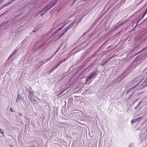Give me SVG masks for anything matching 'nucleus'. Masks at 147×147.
<instances>
[{"label": "nucleus", "instance_id": "obj_4", "mask_svg": "<svg viewBox=\"0 0 147 147\" xmlns=\"http://www.w3.org/2000/svg\"><path fill=\"white\" fill-rule=\"evenodd\" d=\"M96 74V73L95 71H94L93 73H91L90 76L88 77V78L86 79V82H87L89 80L92 78Z\"/></svg>", "mask_w": 147, "mask_h": 147}, {"label": "nucleus", "instance_id": "obj_9", "mask_svg": "<svg viewBox=\"0 0 147 147\" xmlns=\"http://www.w3.org/2000/svg\"><path fill=\"white\" fill-rule=\"evenodd\" d=\"M147 49V47L145 48H143L142 49H141L139 51L137 52V54H138L139 53H142L143 51H145Z\"/></svg>", "mask_w": 147, "mask_h": 147}, {"label": "nucleus", "instance_id": "obj_16", "mask_svg": "<svg viewBox=\"0 0 147 147\" xmlns=\"http://www.w3.org/2000/svg\"><path fill=\"white\" fill-rule=\"evenodd\" d=\"M140 105V103H139L138 104V105H137V106H136L135 107V109H136V108H137V106H139V105Z\"/></svg>", "mask_w": 147, "mask_h": 147}, {"label": "nucleus", "instance_id": "obj_31", "mask_svg": "<svg viewBox=\"0 0 147 147\" xmlns=\"http://www.w3.org/2000/svg\"><path fill=\"white\" fill-rule=\"evenodd\" d=\"M146 54L147 55V53H146Z\"/></svg>", "mask_w": 147, "mask_h": 147}, {"label": "nucleus", "instance_id": "obj_22", "mask_svg": "<svg viewBox=\"0 0 147 147\" xmlns=\"http://www.w3.org/2000/svg\"><path fill=\"white\" fill-rule=\"evenodd\" d=\"M18 99H17V98H16V102H18Z\"/></svg>", "mask_w": 147, "mask_h": 147}, {"label": "nucleus", "instance_id": "obj_6", "mask_svg": "<svg viewBox=\"0 0 147 147\" xmlns=\"http://www.w3.org/2000/svg\"><path fill=\"white\" fill-rule=\"evenodd\" d=\"M50 6H49V4L47 5L42 10L40 11V12H43L44 14L47 12L48 10H49L50 9H48L50 7Z\"/></svg>", "mask_w": 147, "mask_h": 147}, {"label": "nucleus", "instance_id": "obj_19", "mask_svg": "<svg viewBox=\"0 0 147 147\" xmlns=\"http://www.w3.org/2000/svg\"><path fill=\"white\" fill-rule=\"evenodd\" d=\"M60 95H61V94H60V93H59L58 94H57L56 96H59Z\"/></svg>", "mask_w": 147, "mask_h": 147}, {"label": "nucleus", "instance_id": "obj_30", "mask_svg": "<svg viewBox=\"0 0 147 147\" xmlns=\"http://www.w3.org/2000/svg\"><path fill=\"white\" fill-rule=\"evenodd\" d=\"M146 11H147V9H146Z\"/></svg>", "mask_w": 147, "mask_h": 147}, {"label": "nucleus", "instance_id": "obj_26", "mask_svg": "<svg viewBox=\"0 0 147 147\" xmlns=\"http://www.w3.org/2000/svg\"><path fill=\"white\" fill-rule=\"evenodd\" d=\"M43 14H41V16L42 17L43 16Z\"/></svg>", "mask_w": 147, "mask_h": 147}, {"label": "nucleus", "instance_id": "obj_5", "mask_svg": "<svg viewBox=\"0 0 147 147\" xmlns=\"http://www.w3.org/2000/svg\"><path fill=\"white\" fill-rule=\"evenodd\" d=\"M57 3V0L52 1L49 3V6H50V7L48 9H51L52 7H53L55 4Z\"/></svg>", "mask_w": 147, "mask_h": 147}, {"label": "nucleus", "instance_id": "obj_11", "mask_svg": "<svg viewBox=\"0 0 147 147\" xmlns=\"http://www.w3.org/2000/svg\"><path fill=\"white\" fill-rule=\"evenodd\" d=\"M139 84H138H138L135 85L134 86L132 87L131 88V89H134L135 88H136L137 87V86H138Z\"/></svg>", "mask_w": 147, "mask_h": 147}, {"label": "nucleus", "instance_id": "obj_23", "mask_svg": "<svg viewBox=\"0 0 147 147\" xmlns=\"http://www.w3.org/2000/svg\"><path fill=\"white\" fill-rule=\"evenodd\" d=\"M145 14H144V15H143V16H142V18H143V17L144 16H145Z\"/></svg>", "mask_w": 147, "mask_h": 147}, {"label": "nucleus", "instance_id": "obj_28", "mask_svg": "<svg viewBox=\"0 0 147 147\" xmlns=\"http://www.w3.org/2000/svg\"><path fill=\"white\" fill-rule=\"evenodd\" d=\"M31 102H33V100H31Z\"/></svg>", "mask_w": 147, "mask_h": 147}, {"label": "nucleus", "instance_id": "obj_29", "mask_svg": "<svg viewBox=\"0 0 147 147\" xmlns=\"http://www.w3.org/2000/svg\"><path fill=\"white\" fill-rule=\"evenodd\" d=\"M16 50L14 51V52L13 53V54L16 52Z\"/></svg>", "mask_w": 147, "mask_h": 147}, {"label": "nucleus", "instance_id": "obj_21", "mask_svg": "<svg viewBox=\"0 0 147 147\" xmlns=\"http://www.w3.org/2000/svg\"><path fill=\"white\" fill-rule=\"evenodd\" d=\"M147 13V11H145V12L144 13V14L146 15Z\"/></svg>", "mask_w": 147, "mask_h": 147}, {"label": "nucleus", "instance_id": "obj_3", "mask_svg": "<svg viewBox=\"0 0 147 147\" xmlns=\"http://www.w3.org/2000/svg\"><path fill=\"white\" fill-rule=\"evenodd\" d=\"M73 24H71L68 27H66L63 30V33L61 34L58 37V38H59L62 36L72 26Z\"/></svg>", "mask_w": 147, "mask_h": 147}, {"label": "nucleus", "instance_id": "obj_10", "mask_svg": "<svg viewBox=\"0 0 147 147\" xmlns=\"http://www.w3.org/2000/svg\"><path fill=\"white\" fill-rule=\"evenodd\" d=\"M137 121L136 120V119H134L131 121V123H134L136 122Z\"/></svg>", "mask_w": 147, "mask_h": 147}, {"label": "nucleus", "instance_id": "obj_2", "mask_svg": "<svg viewBox=\"0 0 147 147\" xmlns=\"http://www.w3.org/2000/svg\"><path fill=\"white\" fill-rule=\"evenodd\" d=\"M73 24H71L68 27H66L63 30V33L61 34L58 37V38H59L62 36L72 26Z\"/></svg>", "mask_w": 147, "mask_h": 147}, {"label": "nucleus", "instance_id": "obj_7", "mask_svg": "<svg viewBox=\"0 0 147 147\" xmlns=\"http://www.w3.org/2000/svg\"><path fill=\"white\" fill-rule=\"evenodd\" d=\"M15 1V0H12L10 1L8 3H6L3 6V8H4L5 7H7L9 5L11 4L12 3Z\"/></svg>", "mask_w": 147, "mask_h": 147}, {"label": "nucleus", "instance_id": "obj_25", "mask_svg": "<svg viewBox=\"0 0 147 147\" xmlns=\"http://www.w3.org/2000/svg\"><path fill=\"white\" fill-rule=\"evenodd\" d=\"M13 54H11L10 56H13Z\"/></svg>", "mask_w": 147, "mask_h": 147}, {"label": "nucleus", "instance_id": "obj_14", "mask_svg": "<svg viewBox=\"0 0 147 147\" xmlns=\"http://www.w3.org/2000/svg\"><path fill=\"white\" fill-rule=\"evenodd\" d=\"M107 62H108V61H103V62L101 64V65H105Z\"/></svg>", "mask_w": 147, "mask_h": 147}, {"label": "nucleus", "instance_id": "obj_17", "mask_svg": "<svg viewBox=\"0 0 147 147\" xmlns=\"http://www.w3.org/2000/svg\"><path fill=\"white\" fill-rule=\"evenodd\" d=\"M138 118L140 120L142 118V117H138Z\"/></svg>", "mask_w": 147, "mask_h": 147}, {"label": "nucleus", "instance_id": "obj_13", "mask_svg": "<svg viewBox=\"0 0 147 147\" xmlns=\"http://www.w3.org/2000/svg\"><path fill=\"white\" fill-rule=\"evenodd\" d=\"M66 88L64 90L62 91V92H59L60 94H61L63 92H64L66 90H67V89L68 88Z\"/></svg>", "mask_w": 147, "mask_h": 147}, {"label": "nucleus", "instance_id": "obj_8", "mask_svg": "<svg viewBox=\"0 0 147 147\" xmlns=\"http://www.w3.org/2000/svg\"><path fill=\"white\" fill-rule=\"evenodd\" d=\"M67 24V23H65L62 26H61L60 28H58L57 29L56 31H58L59 30H60L62 29Z\"/></svg>", "mask_w": 147, "mask_h": 147}, {"label": "nucleus", "instance_id": "obj_20", "mask_svg": "<svg viewBox=\"0 0 147 147\" xmlns=\"http://www.w3.org/2000/svg\"><path fill=\"white\" fill-rule=\"evenodd\" d=\"M12 109L11 108H10V111H11V112H13V111H12Z\"/></svg>", "mask_w": 147, "mask_h": 147}, {"label": "nucleus", "instance_id": "obj_12", "mask_svg": "<svg viewBox=\"0 0 147 147\" xmlns=\"http://www.w3.org/2000/svg\"><path fill=\"white\" fill-rule=\"evenodd\" d=\"M0 133L2 134L3 135L4 134V132L3 130L0 128Z\"/></svg>", "mask_w": 147, "mask_h": 147}, {"label": "nucleus", "instance_id": "obj_15", "mask_svg": "<svg viewBox=\"0 0 147 147\" xmlns=\"http://www.w3.org/2000/svg\"><path fill=\"white\" fill-rule=\"evenodd\" d=\"M65 61V60H61V61H60V63H59V64H61V63H62V62H63L64 61Z\"/></svg>", "mask_w": 147, "mask_h": 147}, {"label": "nucleus", "instance_id": "obj_27", "mask_svg": "<svg viewBox=\"0 0 147 147\" xmlns=\"http://www.w3.org/2000/svg\"><path fill=\"white\" fill-rule=\"evenodd\" d=\"M35 32V31H34V30H33V32Z\"/></svg>", "mask_w": 147, "mask_h": 147}, {"label": "nucleus", "instance_id": "obj_24", "mask_svg": "<svg viewBox=\"0 0 147 147\" xmlns=\"http://www.w3.org/2000/svg\"><path fill=\"white\" fill-rule=\"evenodd\" d=\"M111 47V46H109V47H108V49H109V48H110V47Z\"/></svg>", "mask_w": 147, "mask_h": 147}, {"label": "nucleus", "instance_id": "obj_18", "mask_svg": "<svg viewBox=\"0 0 147 147\" xmlns=\"http://www.w3.org/2000/svg\"><path fill=\"white\" fill-rule=\"evenodd\" d=\"M135 119H136V120L137 121H138L139 119H138V118H136Z\"/></svg>", "mask_w": 147, "mask_h": 147}, {"label": "nucleus", "instance_id": "obj_1", "mask_svg": "<svg viewBox=\"0 0 147 147\" xmlns=\"http://www.w3.org/2000/svg\"><path fill=\"white\" fill-rule=\"evenodd\" d=\"M144 79V78H142V76H139L136 77L134 80L135 82H138V84H140Z\"/></svg>", "mask_w": 147, "mask_h": 147}]
</instances>
